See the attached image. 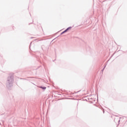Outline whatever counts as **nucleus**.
Instances as JSON below:
<instances>
[{
  "mask_svg": "<svg viewBox=\"0 0 127 127\" xmlns=\"http://www.w3.org/2000/svg\"><path fill=\"white\" fill-rule=\"evenodd\" d=\"M68 29H69V28H68L67 29H66L65 31H64V32H63L62 33V34H63V33H65V32H67V31H68Z\"/></svg>",
  "mask_w": 127,
  "mask_h": 127,
  "instance_id": "nucleus-1",
  "label": "nucleus"
},
{
  "mask_svg": "<svg viewBox=\"0 0 127 127\" xmlns=\"http://www.w3.org/2000/svg\"><path fill=\"white\" fill-rule=\"evenodd\" d=\"M43 89H46V87H44V88H43Z\"/></svg>",
  "mask_w": 127,
  "mask_h": 127,
  "instance_id": "nucleus-2",
  "label": "nucleus"
}]
</instances>
